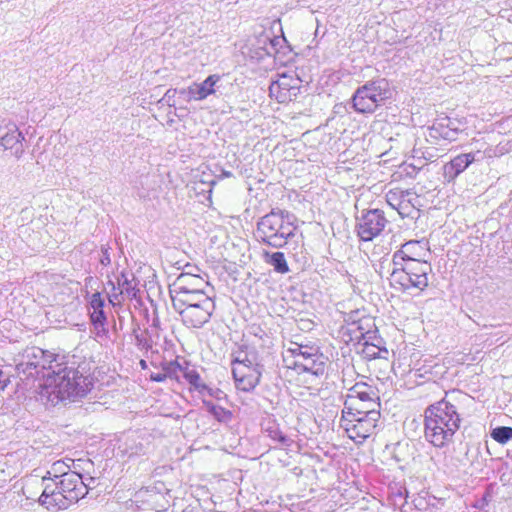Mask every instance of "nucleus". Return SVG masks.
<instances>
[{"label":"nucleus","instance_id":"nucleus-3","mask_svg":"<svg viewBox=\"0 0 512 512\" xmlns=\"http://www.w3.org/2000/svg\"><path fill=\"white\" fill-rule=\"evenodd\" d=\"M48 385L54 386V393L60 400L82 398L91 390L93 383L89 376H84L74 366L55 363L53 374H43Z\"/></svg>","mask_w":512,"mask_h":512},{"label":"nucleus","instance_id":"nucleus-15","mask_svg":"<svg viewBox=\"0 0 512 512\" xmlns=\"http://www.w3.org/2000/svg\"><path fill=\"white\" fill-rule=\"evenodd\" d=\"M209 286V282L197 273L182 272L170 285V294H179L193 291H205Z\"/></svg>","mask_w":512,"mask_h":512},{"label":"nucleus","instance_id":"nucleus-11","mask_svg":"<svg viewBox=\"0 0 512 512\" xmlns=\"http://www.w3.org/2000/svg\"><path fill=\"white\" fill-rule=\"evenodd\" d=\"M428 251V242L423 240L408 241L394 252L392 265H400L406 262H423L422 258L425 257Z\"/></svg>","mask_w":512,"mask_h":512},{"label":"nucleus","instance_id":"nucleus-21","mask_svg":"<svg viewBox=\"0 0 512 512\" xmlns=\"http://www.w3.org/2000/svg\"><path fill=\"white\" fill-rule=\"evenodd\" d=\"M172 300V306L175 311H179L184 307L196 306L204 302V299H208L210 296L206 291H193L183 292L179 294H170Z\"/></svg>","mask_w":512,"mask_h":512},{"label":"nucleus","instance_id":"nucleus-17","mask_svg":"<svg viewBox=\"0 0 512 512\" xmlns=\"http://www.w3.org/2000/svg\"><path fill=\"white\" fill-rule=\"evenodd\" d=\"M342 414L347 416L380 418L379 400L360 402L356 398H345Z\"/></svg>","mask_w":512,"mask_h":512},{"label":"nucleus","instance_id":"nucleus-49","mask_svg":"<svg viewBox=\"0 0 512 512\" xmlns=\"http://www.w3.org/2000/svg\"><path fill=\"white\" fill-rule=\"evenodd\" d=\"M46 482H47V481H45V482H44V483H45V486H44V489H43V491H42V494H41V495H45V493H46V494H48V496H49L50 494H52V492H54V491H56V490L58 489V488H57V482H54L53 484H51V483H49V482H48V483H46Z\"/></svg>","mask_w":512,"mask_h":512},{"label":"nucleus","instance_id":"nucleus-18","mask_svg":"<svg viewBox=\"0 0 512 512\" xmlns=\"http://www.w3.org/2000/svg\"><path fill=\"white\" fill-rule=\"evenodd\" d=\"M460 122L449 117L438 119L429 129L428 136L432 139L442 138L448 141H455L461 132Z\"/></svg>","mask_w":512,"mask_h":512},{"label":"nucleus","instance_id":"nucleus-8","mask_svg":"<svg viewBox=\"0 0 512 512\" xmlns=\"http://www.w3.org/2000/svg\"><path fill=\"white\" fill-rule=\"evenodd\" d=\"M378 421V418H371L369 416L357 417L342 414L340 427L344 429L351 440L356 443H362L374 433Z\"/></svg>","mask_w":512,"mask_h":512},{"label":"nucleus","instance_id":"nucleus-42","mask_svg":"<svg viewBox=\"0 0 512 512\" xmlns=\"http://www.w3.org/2000/svg\"><path fill=\"white\" fill-rule=\"evenodd\" d=\"M107 286L110 287V291L108 292L110 303L112 305L120 304L123 300V294L119 290V286H116L115 282L112 280L107 282Z\"/></svg>","mask_w":512,"mask_h":512},{"label":"nucleus","instance_id":"nucleus-7","mask_svg":"<svg viewBox=\"0 0 512 512\" xmlns=\"http://www.w3.org/2000/svg\"><path fill=\"white\" fill-rule=\"evenodd\" d=\"M387 223L388 221L382 210H364L357 217V235L362 241H372L384 230Z\"/></svg>","mask_w":512,"mask_h":512},{"label":"nucleus","instance_id":"nucleus-29","mask_svg":"<svg viewBox=\"0 0 512 512\" xmlns=\"http://www.w3.org/2000/svg\"><path fill=\"white\" fill-rule=\"evenodd\" d=\"M266 262L271 265L278 273L285 274L289 272V266L282 252L265 253Z\"/></svg>","mask_w":512,"mask_h":512},{"label":"nucleus","instance_id":"nucleus-9","mask_svg":"<svg viewBox=\"0 0 512 512\" xmlns=\"http://www.w3.org/2000/svg\"><path fill=\"white\" fill-rule=\"evenodd\" d=\"M215 310V302L212 297L204 299V302L196 306L184 307L177 311L183 324L190 328H201L211 318Z\"/></svg>","mask_w":512,"mask_h":512},{"label":"nucleus","instance_id":"nucleus-31","mask_svg":"<svg viewBox=\"0 0 512 512\" xmlns=\"http://www.w3.org/2000/svg\"><path fill=\"white\" fill-rule=\"evenodd\" d=\"M220 76L213 74L208 76L203 82L198 83L199 91L202 99H206L209 95L215 93L214 86L219 82Z\"/></svg>","mask_w":512,"mask_h":512},{"label":"nucleus","instance_id":"nucleus-51","mask_svg":"<svg viewBox=\"0 0 512 512\" xmlns=\"http://www.w3.org/2000/svg\"><path fill=\"white\" fill-rule=\"evenodd\" d=\"M200 269L194 265H191V264H187L185 265L184 267V271L183 272H193V273H196V272H199Z\"/></svg>","mask_w":512,"mask_h":512},{"label":"nucleus","instance_id":"nucleus-52","mask_svg":"<svg viewBox=\"0 0 512 512\" xmlns=\"http://www.w3.org/2000/svg\"><path fill=\"white\" fill-rule=\"evenodd\" d=\"M140 366L142 369H147L148 365H147V362L145 360H140L139 362Z\"/></svg>","mask_w":512,"mask_h":512},{"label":"nucleus","instance_id":"nucleus-2","mask_svg":"<svg viewBox=\"0 0 512 512\" xmlns=\"http://www.w3.org/2000/svg\"><path fill=\"white\" fill-rule=\"evenodd\" d=\"M295 216L286 210L272 209L257 222L256 239L274 249L284 248L295 237Z\"/></svg>","mask_w":512,"mask_h":512},{"label":"nucleus","instance_id":"nucleus-28","mask_svg":"<svg viewBox=\"0 0 512 512\" xmlns=\"http://www.w3.org/2000/svg\"><path fill=\"white\" fill-rule=\"evenodd\" d=\"M117 285L122 294L127 295L129 298L136 297V283L132 274L121 272L117 277Z\"/></svg>","mask_w":512,"mask_h":512},{"label":"nucleus","instance_id":"nucleus-25","mask_svg":"<svg viewBox=\"0 0 512 512\" xmlns=\"http://www.w3.org/2000/svg\"><path fill=\"white\" fill-rule=\"evenodd\" d=\"M263 431L271 440L277 442L282 447H289L293 442L286 434L282 432L279 424L273 419H268L264 422Z\"/></svg>","mask_w":512,"mask_h":512},{"label":"nucleus","instance_id":"nucleus-32","mask_svg":"<svg viewBox=\"0 0 512 512\" xmlns=\"http://www.w3.org/2000/svg\"><path fill=\"white\" fill-rule=\"evenodd\" d=\"M215 183L216 181L211 175H203V178L200 181L194 183V190L198 194H207V198H210L212 187Z\"/></svg>","mask_w":512,"mask_h":512},{"label":"nucleus","instance_id":"nucleus-24","mask_svg":"<svg viewBox=\"0 0 512 512\" xmlns=\"http://www.w3.org/2000/svg\"><path fill=\"white\" fill-rule=\"evenodd\" d=\"M346 398H356L360 402L379 400L375 389L363 382L353 385L346 395Z\"/></svg>","mask_w":512,"mask_h":512},{"label":"nucleus","instance_id":"nucleus-23","mask_svg":"<svg viewBox=\"0 0 512 512\" xmlns=\"http://www.w3.org/2000/svg\"><path fill=\"white\" fill-rule=\"evenodd\" d=\"M350 331L355 334L356 340H358L359 344L362 345H372V343H375L379 346L384 345L383 339L377 334V330H365V327L363 326V323L360 322L358 324L353 323L352 327L350 328Z\"/></svg>","mask_w":512,"mask_h":512},{"label":"nucleus","instance_id":"nucleus-6","mask_svg":"<svg viewBox=\"0 0 512 512\" xmlns=\"http://www.w3.org/2000/svg\"><path fill=\"white\" fill-rule=\"evenodd\" d=\"M55 363H59L54 355L48 351H44L38 347H31L25 350L23 354V359L16 366L18 372H22L29 376H33L35 371L36 375H39L42 372V375L45 374L44 370H47V373L53 374V366Z\"/></svg>","mask_w":512,"mask_h":512},{"label":"nucleus","instance_id":"nucleus-16","mask_svg":"<svg viewBox=\"0 0 512 512\" xmlns=\"http://www.w3.org/2000/svg\"><path fill=\"white\" fill-rule=\"evenodd\" d=\"M87 487L82 475L76 472L63 475V479L57 482V488L68 496V501L78 502L87 493Z\"/></svg>","mask_w":512,"mask_h":512},{"label":"nucleus","instance_id":"nucleus-44","mask_svg":"<svg viewBox=\"0 0 512 512\" xmlns=\"http://www.w3.org/2000/svg\"><path fill=\"white\" fill-rule=\"evenodd\" d=\"M413 209H414V206L410 203L409 200L406 199V197L402 200L400 205L396 208V210L398 211L399 215L402 218L408 217L411 214V212L413 211Z\"/></svg>","mask_w":512,"mask_h":512},{"label":"nucleus","instance_id":"nucleus-12","mask_svg":"<svg viewBox=\"0 0 512 512\" xmlns=\"http://www.w3.org/2000/svg\"><path fill=\"white\" fill-rule=\"evenodd\" d=\"M232 375L238 390L251 392L260 383L262 365L256 364L255 366L247 368L244 366H235L232 368Z\"/></svg>","mask_w":512,"mask_h":512},{"label":"nucleus","instance_id":"nucleus-27","mask_svg":"<svg viewBox=\"0 0 512 512\" xmlns=\"http://www.w3.org/2000/svg\"><path fill=\"white\" fill-rule=\"evenodd\" d=\"M205 409L220 423L227 424L233 419L232 411L221 407L209 400L202 401Z\"/></svg>","mask_w":512,"mask_h":512},{"label":"nucleus","instance_id":"nucleus-40","mask_svg":"<svg viewBox=\"0 0 512 512\" xmlns=\"http://www.w3.org/2000/svg\"><path fill=\"white\" fill-rule=\"evenodd\" d=\"M232 368L235 366H244V367H251L255 366L257 363H254L248 356L247 353L244 351H238L232 353V360H231Z\"/></svg>","mask_w":512,"mask_h":512},{"label":"nucleus","instance_id":"nucleus-4","mask_svg":"<svg viewBox=\"0 0 512 512\" xmlns=\"http://www.w3.org/2000/svg\"><path fill=\"white\" fill-rule=\"evenodd\" d=\"M393 90L385 78L367 81L358 87L353 94L352 104L356 112L371 114L392 97Z\"/></svg>","mask_w":512,"mask_h":512},{"label":"nucleus","instance_id":"nucleus-55","mask_svg":"<svg viewBox=\"0 0 512 512\" xmlns=\"http://www.w3.org/2000/svg\"><path fill=\"white\" fill-rule=\"evenodd\" d=\"M185 512H198V511H195L194 509H191V510H186Z\"/></svg>","mask_w":512,"mask_h":512},{"label":"nucleus","instance_id":"nucleus-19","mask_svg":"<svg viewBox=\"0 0 512 512\" xmlns=\"http://www.w3.org/2000/svg\"><path fill=\"white\" fill-rule=\"evenodd\" d=\"M476 160V153H463L452 158L443 166V178L445 182H453L469 165Z\"/></svg>","mask_w":512,"mask_h":512},{"label":"nucleus","instance_id":"nucleus-53","mask_svg":"<svg viewBox=\"0 0 512 512\" xmlns=\"http://www.w3.org/2000/svg\"><path fill=\"white\" fill-rule=\"evenodd\" d=\"M223 176L225 177H231L232 176V173L229 172V171H223Z\"/></svg>","mask_w":512,"mask_h":512},{"label":"nucleus","instance_id":"nucleus-34","mask_svg":"<svg viewBox=\"0 0 512 512\" xmlns=\"http://www.w3.org/2000/svg\"><path fill=\"white\" fill-rule=\"evenodd\" d=\"M162 370L167 378L179 380L183 376V369L177 361H169L162 363Z\"/></svg>","mask_w":512,"mask_h":512},{"label":"nucleus","instance_id":"nucleus-45","mask_svg":"<svg viewBox=\"0 0 512 512\" xmlns=\"http://www.w3.org/2000/svg\"><path fill=\"white\" fill-rule=\"evenodd\" d=\"M205 392H207V394L217 400H222V399H226V394L220 390L219 388H211L209 386H207V388L204 389Z\"/></svg>","mask_w":512,"mask_h":512},{"label":"nucleus","instance_id":"nucleus-36","mask_svg":"<svg viewBox=\"0 0 512 512\" xmlns=\"http://www.w3.org/2000/svg\"><path fill=\"white\" fill-rule=\"evenodd\" d=\"M183 377L200 393L204 392V389L207 388V385L202 382L201 377L196 370L192 369L184 371Z\"/></svg>","mask_w":512,"mask_h":512},{"label":"nucleus","instance_id":"nucleus-22","mask_svg":"<svg viewBox=\"0 0 512 512\" xmlns=\"http://www.w3.org/2000/svg\"><path fill=\"white\" fill-rule=\"evenodd\" d=\"M66 498H68V496L60 489H57L49 496L46 493L45 495H40L38 500L39 503L48 510L56 512L58 510L67 509L71 504L76 503L75 501H68Z\"/></svg>","mask_w":512,"mask_h":512},{"label":"nucleus","instance_id":"nucleus-47","mask_svg":"<svg viewBox=\"0 0 512 512\" xmlns=\"http://www.w3.org/2000/svg\"><path fill=\"white\" fill-rule=\"evenodd\" d=\"M101 253H102L101 258H100L101 265L109 266L111 264V257L109 254V249L105 246H102Z\"/></svg>","mask_w":512,"mask_h":512},{"label":"nucleus","instance_id":"nucleus-14","mask_svg":"<svg viewBox=\"0 0 512 512\" xmlns=\"http://www.w3.org/2000/svg\"><path fill=\"white\" fill-rule=\"evenodd\" d=\"M164 489V484L161 482H159L158 485H154L152 487L149 486L141 488L135 494L136 502H141L144 506L151 510H165L168 505V501L162 492Z\"/></svg>","mask_w":512,"mask_h":512},{"label":"nucleus","instance_id":"nucleus-33","mask_svg":"<svg viewBox=\"0 0 512 512\" xmlns=\"http://www.w3.org/2000/svg\"><path fill=\"white\" fill-rule=\"evenodd\" d=\"M388 354V350L384 346H379L375 343H372V345H363L362 348V354L365 358L371 360L376 358H385L382 354Z\"/></svg>","mask_w":512,"mask_h":512},{"label":"nucleus","instance_id":"nucleus-54","mask_svg":"<svg viewBox=\"0 0 512 512\" xmlns=\"http://www.w3.org/2000/svg\"><path fill=\"white\" fill-rule=\"evenodd\" d=\"M276 42H278V39L277 38H274L273 40H271V44L272 46H274L276 44Z\"/></svg>","mask_w":512,"mask_h":512},{"label":"nucleus","instance_id":"nucleus-1","mask_svg":"<svg viewBox=\"0 0 512 512\" xmlns=\"http://www.w3.org/2000/svg\"><path fill=\"white\" fill-rule=\"evenodd\" d=\"M425 439L433 446L442 448L453 440L460 426L456 406L444 398L425 410Z\"/></svg>","mask_w":512,"mask_h":512},{"label":"nucleus","instance_id":"nucleus-30","mask_svg":"<svg viewBox=\"0 0 512 512\" xmlns=\"http://www.w3.org/2000/svg\"><path fill=\"white\" fill-rule=\"evenodd\" d=\"M69 470H70V466L65 461H61V460L56 461L52 464L51 470H49L47 472L49 477H46V476L43 477L42 481L43 482H45V481L54 482V479L52 478V476L55 479H63V475L71 473Z\"/></svg>","mask_w":512,"mask_h":512},{"label":"nucleus","instance_id":"nucleus-50","mask_svg":"<svg viewBox=\"0 0 512 512\" xmlns=\"http://www.w3.org/2000/svg\"><path fill=\"white\" fill-rule=\"evenodd\" d=\"M149 377L151 381L155 382H163L166 380V376L163 371L159 373H151Z\"/></svg>","mask_w":512,"mask_h":512},{"label":"nucleus","instance_id":"nucleus-5","mask_svg":"<svg viewBox=\"0 0 512 512\" xmlns=\"http://www.w3.org/2000/svg\"><path fill=\"white\" fill-rule=\"evenodd\" d=\"M392 266L390 282L397 289L402 291L419 289L423 291L428 286V275L432 272V267L427 261L406 262Z\"/></svg>","mask_w":512,"mask_h":512},{"label":"nucleus","instance_id":"nucleus-38","mask_svg":"<svg viewBox=\"0 0 512 512\" xmlns=\"http://www.w3.org/2000/svg\"><path fill=\"white\" fill-rule=\"evenodd\" d=\"M412 157L416 160L423 159L426 162H433L438 157V155L435 148H426L423 150L421 147H414L412 150Z\"/></svg>","mask_w":512,"mask_h":512},{"label":"nucleus","instance_id":"nucleus-37","mask_svg":"<svg viewBox=\"0 0 512 512\" xmlns=\"http://www.w3.org/2000/svg\"><path fill=\"white\" fill-rule=\"evenodd\" d=\"M491 437L498 443L505 444L512 439V427L499 426L492 430Z\"/></svg>","mask_w":512,"mask_h":512},{"label":"nucleus","instance_id":"nucleus-46","mask_svg":"<svg viewBox=\"0 0 512 512\" xmlns=\"http://www.w3.org/2000/svg\"><path fill=\"white\" fill-rule=\"evenodd\" d=\"M287 353H290L295 359H299L302 353V344L292 343L287 349Z\"/></svg>","mask_w":512,"mask_h":512},{"label":"nucleus","instance_id":"nucleus-10","mask_svg":"<svg viewBox=\"0 0 512 512\" xmlns=\"http://www.w3.org/2000/svg\"><path fill=\"white\" fill-rule=\"evenodd\" d=\"M24 140V135L15 123L6 120L0 122V149L10 150L16 159H20L25 151Z\"/></svg>","mask_w":512,"mask_h":512},{"label":"nucleus","instance_id":"nucleus-43","mask_svg":"<svg viewBox=\"0 0 512 512\" xmlns=\"http://www.w3.org/2000/svg\"><path fill=\"white\" fill-rule=\"evenodd\" d=\"M319 354H322V352H320V348L318 346L302 344V353L300 354L299 359H308Z\"/></svg>","mask_w":512,"mask_h":512},{"label":"nucleus","instance_id":"nucleus-39","mask_svg":"<svg viewBox=\"0 0 512 512\" xmlns=\"http://www.w3.org/2000/svg\"><path fill=\"white\" fill-rule=\"evenodd\" d=\"M198 83H193L188 88H183L179 90L180 96L187 102H190L192 100L194 101H200L203 100L202 96L200 94Z\"/></svg>","mask_w":512,"mask_h":512},{"label":"nucleus","instance_id":"nucleus-13","mask_svg":"<svg viewBox=\"0 0 512 512\" xmlns=\"http://www.w3.org/2000/svg\"><path fill=\"white\" fill-rule=\"evenodd\" d=\"M298 82L299 79H295L287 75H281L278 80L273 81L270 84V97L275 98L279 103L292 101L299 93Z\"/></svg>","mask_w":512,"mask_h":512},{"label":"nucleus","instance_id":"nucleus-20","mask_svg":"<svg viewBox=\"0 0 512 512\" xmlns=\"http://www.w3.org/2000/svg\"><path fill=\"white\" fill-rule=\"evenodd\" d=\"M328 358L322 353L308 359H295L293 368L306 372L317 378L322 377L326 372Z\"/></svg>","mask_w":512,"mask_h":512},{"label":"nucleus","instance_id":"nucleus-48","mask_svg":"<svg viewBox=\"0 0 512 512\" xmlns=\"http://www.w3.org/2000/svg\"><path fill=\"white\" fill-rule=\"evenodd\" d=\"M179 93L177 89H168L163 97V100L166 101V103L169 106H174V103H170L171 99L175 97V95Z\"/></svg>","mask_w":512,"mask_h":512},{"label":"nucleus","instance_id":"nucleus-26","mask_svg":"<svg viewBox=\"0 0 512 512\" xmlns=\"http://www.w3.org/2000/svg\"><path fill=\"white\" fill-rule=\"evenodd\" d=\"M90 308L92 309L90 313L91 321L94 325H104L106 322V315L104 312V299L99 292H95L92 294L91 299L89 301Z\"/></svg>","mask_w":512,"mask_h":512},{"label":"nucleus","instance_id":"nucleus-35","mask_svg":"<svg viewBox=\"0 0 512 512\" xmlns=\"http://www.w3.org/2000/svg\"><path fill=\"white\" fill-rule=\"evenodd\" d=\"M135 344L140 350H146L152 348L153 341L148 330L137 331L134 330Z\"/></svg>","mask_w":512,"mask_h":512},{"label":"nucleus","instance_id":"nucleus-41","mask_svg":"<svg viewBox=\"0 0 512 512\" xmlns=\"http://www.w3.org/2000/svg\"><path fill=\"white\" fill-rule=\"evenodd\" d=\"M408 195L409 192L390 190L386 194V201L392 208L396 209L400 205L402 200Z\"/></svg>","mask_w":512,"mask_h":512}]
</instances>
